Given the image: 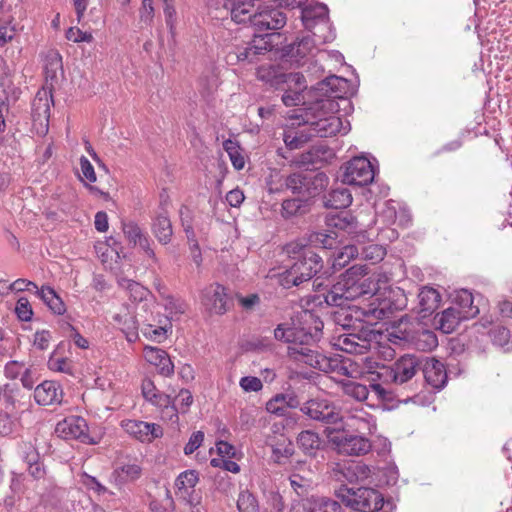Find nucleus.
<instances>
[{"label":"nucleus","mask_w":512,"mask_h":512,"mask_svg":"<svg viewBox=\"0 0 512 512\" xmlns=\"http://www.w3.org/2000/svg\"><path fill=\"white\" fill-rule=\"evenodd\" d=\"M323 321L312 311H301L292 326L279 324L274 330L276 340L288 344L290 359L302 362L325 373L351 376L350 371L337 358L328 357L313 348L322 336Z\"/></svg>","instance_id":"1"},{"label":"nucleus","mask_w":512,"mask_h":512,"mask_svg":"<svg viewBox=\"0 0 512 512\" xmlns=\"http://www.w3.org/2000/svg\"><path fill=\"white\" fill-rule=\"evenodd\" d=\"M421 367V357L413 354H405L386 368L385 377L399 389L409 390L403 401L407 402L416 395V389L410 383Z\"/></svg>","instance_id":"2"},{"label":"nucleus","mask_w":512,"mask_h":512,"mask_svg":"<svg viewBox=\"0 0 512 512\" xmlns=\"http://www.w3.org/2000/svg\"><path fill=\"white\" fill-rule=\"evenodd\" d=\"M368 319L364 318L356 326H352L350 331L339 335L335 345L349 354H366L378 337V332L372 328Z\"/></svg>","instance_id":"3"},{"label":"nucleus","mask_w":512,"mask_h":512,"mask_svg":"<svg viewBox=\"0 0 512 512\" xmlns=\"http://www.w3.org/2000/svg\"><path fill=\"white\" fill-rule=\"evenodd\" d=\"M322 268V257L314 250H307L304 258H297L291 267L281 274L280 284L284 288L300 286L310 281Z\"/></svg>","instance_id":"4"},{"label":"nucleus","mask_w":512,"mask_h":512,"mask_svg":"<svg viewBox=\"0 0 512 512\" xmlns=\"http://www.w3.org/2000/svg\"><path fill=\"white\" fill-rule=\"evenodd\" d=\"M336 495L342 503L357 512H379L384 506L382 494L369 487L353 489L342 486Z\"/></svg>","instance_id":"5"},{"label":"nucleus","mask_w":512,"mask_h":512,"mask_svg":"<svg viewBox=\"0 0 512 512\" xmlns=\"http://www.w3.org/2000/svg\"><path fill=\"white\" fill-rule=\"evenodd\" d=\"M328 178L322 173L314 172H298L292 173L284 180L281 187H285L293 194L300 198H305L310 202V199L319 195L327 186ZM282 188H276V191H281Z\"/></svg>","instance_id":"6"},{"label":"nucleus","mask_w":512,"mask_h":512,"mask_svg":"<svg viewBox=\"0 0 512 512\" xmlns=\"http://www.w3.org/2000/svg\"><path fill=\"white\" fill-rule=\"evenodd\" d=\"M301 20L306 30L317 37L320 43L331 42L335 38L329 20V9L324 3H316L302 9Z\"/></svg>","instance_id":"7"},{"label":"nucleus","mask_w":512,"mask_h":512,"mask_svg":"<svg viewBox=\"0 0 512 512\" xmlns=\"http://www.w3.org/2000/svg\"><path fill=\"white\" fill-rule=\"evenodd\" d=\"M371 304L368 309L360 308L358 306H345L336 308L331 313L332 321L341 326L344 330L350 331L352 326H356L364 318H372L374 320L384 319L386 317L387 306L374 307Z\"/></svg>","instance_id":"8"},{"label":"nucleus","mask_w":512,"mask_h":512,"mask_svg":"<svg viewBox=\"0 0 512 512\" xmlns=\"http://www.w3.org/2000/svg\"><path fill=\"white\" fill-rule=\"evenodd\" d=\"M388 340L395 345H412L422 351H430L438 345L434 332L426 329H402L401 324L388 334Z\"/></svg>","instance_id":"9"},{"label":"nucleus","mask_w":512,"mask_h":512,"mask_svg":"<svg viewBox=\"0 0 512 512\" xmlns=\"http://www.w3.org/2000/svg\"><path fill=\"white\" fill-rule=\"evenodd\" d=\"M300 411L309 419L325 425H336L343 422L340 409L326 398H314L306 401Z\"/></svg>","instance_id":"10"},{"label":"nucleus","mask_w":512,"mask_h":512,"mask_svg":"<svg viewBox=\"0 0 512 512\" xmlns=\"http://www.w3.org/2000/svg\"><path fill=\"white\" fill-rule=\"evenodd\" d=\"M329 441L334 444L340 453L350 456L365 455L371 450V442L367 435H343L336 432V429H326Z\"/></svg>","instance_id":"11"},{"label":"nucleus","mask_w":512,"mask_h":512,"mask_svg":"<svg viewBox=\"0 0 512 512\" xmlns=\"http://www.w3.org/2000/svg\"><path fill=\"white\" fill-rule=\"evenodd\" d=\"M134 323L141 325V332L146 338L156 342L165 340L167 332L172 328L168 317L154 315L151 310L147 314L137 311Z\"/></svg>","instance_id":"12"},{"label":"nucleus","mask_w":512,"mask_h":512,"mask_svg":"<svg viewBox=\"0 0 512 512\" xmlns=\"http://www.w3.org/2000/svg\"><path fill=\"white\" fill-rule=\"evenodd\" d=\"M375 171L371 162L365 157H354L346 163L341 176L343 184L366 186L374 180Z\"/></svg>","instance_id":"13"},{"label":"nucleus","mask_w":512,"mask_h":512,"mask_svg":"<svg viewBox=\"0 0 512 512\" xmlns=\"http://www.w3.org/2000/svg\"><path fill=\"white\" fill-rule=\"evenodd\" d=\"M56 433L64 439H75L79 440L84 444H96L94 440L88 434V425L84 418L80 416H70L60 421L56 425Z\"/></svg>","instance_id":"14"},{"label":"nucleus","mask_w":512,"mask_h":512,"mask_svg":"<svg viewBox=\"0 0 512 512\" xmlns=\"http://www.w3.org/2000/svg\"><path fill=\"white\" fill-rule=\"evenodd\" d=\"M202 303L210 313L217 315L225 314L231 306L227 289L219 283H213L203 290Z\"/></svg>","instance_id":"15"},{"label":"nucleus","mask_w":512,"mask_h":512,"mask_svg":"<svg viewBox=\"0 0 512 512\" xmlns=\"http://www.w3.org/2000/svg\"><path fill=\"white\" fill-rule=\"evenodd\" d=\"M286 20V15L279 8L265 6L256 11L252 18V26L258 33H269L284 27Z\"/></svg>","instance_id":"16"},{"label":"nucleus","mask_w":512,"mask_h":512,"mask_svg":"<svg viewBox=\"0 0 512 512\" xmlns=\"http://www.w3.org/2000/svg\"><path fill=\"white\" fill-rule=\"evenodd\" d=\"M345 426L356 431L358 434L371 435L377 429L375 417L362 407L352 408L343 417Z\"/></svg>","instance_id":"17"},{"label":"nucleus","mask_w":512,"mask_h":512,"mask_svg":"<svg viewBox=\"0 0 512 512\" xmlns=\"http://www.w3.org/2000/svg\"><path fill=\"white\" fill-rule=\"evenodd\" d=\"M420 370L425 381L433 389L441 390L447 383L448 375L445 365L434 357H421Z\"/></svg>","instance_id":"18"},{"label":"nucleus","mask_w":512,"mask_h":512,"mask_svg":"<svg viewBox=\"0 0 512 512\" xmlns=\"http://www.w3.org/2000/svg\"><path fill=\"white\" fill-rule=\"evenodd\" d=\"M122 230L129 244L133 247L138 246L154 262L157 261L155 252L152 248V240L147 232H145L136 222H123Z\"/></svg>","instance_id":"19"},{"label":"nucleus","mask_w":512,"mask_h":512,"mask_svg":"<svg viewBox=\"0 0 512 512\" xmlns=\"http://www.w3.org/2000/svg\"><path fill=\"white\" fill-rule=\"evenodd\" d=\"M121 427L129 435L141 442H152L163 434V430L160 425L140 420H123L121 422Z\"/></svg>","instance_id":"20"},{"label":"nucleus","mask_w":512,"mask_h":512,"mask_svg":"<svg viewBox=\"0 0 512 512\" xmlns=\"http://www.w3.org/2000/svg\"><path fill=\"white\" fill-rule=\"evenodd\" d=\"M307 123L310 126V132L322 138L335 136L341 131H344V133L348 131L347 127L343 125L342 119L334 114L310 122L307 120Z\"/></svg>","instance_id":"21"},{"label":"nucleus","mask_w":512,"mask_h":512,"mask_svg":"<svg viewBox=\"0 0 512 512\" xmlns=\"http://www.w3.org/2000/svg\"><path fill=\"white\" fill-rule=\"evenodd\" d=\"M143 397L151 404L163 409V417L172 419L176 416L175 407H171V396L158 391L153 381L145 379L142 382Z\"/></svg>","instance_id":"22"},{"label":"nucleus","mask_w":512,"mask_h":512,"mask_svg":"<svg viewBox=\"0 0 512 512\" xmlns=\"http://www.w3.org/2000/svg\"><path fill=\"white\" fill-rule=\"evenodd\" d=\"M118 285L128 293L132 301L140 303L137 311L146 314L150 312L151 308L154 306V302L148 298L149 291L144 286L127 278H119Z\"/></svg>","instance_id":"23"},{"label":"nucleus","mask_w":512,"mask_h":512,"mask_svg":"<svg viewBox=\"0 0 512 512\" xmlns=\"http://www.w3.org/2000/svg\"><path fill=\"white\" fill-rule=\"evenodd\" d=\"M52 105L53 97L51 90L44 88L39 90L32 103V117L34 123H39L41 126H44L45 131L48 130Z\"/></svg>","instance_id":"24"},{"label":"nucleus","mask_w":512,"mask_h":512,"mask_svg":"<svg viewBox=\"0 0 512 512\" xmlns=\"http://www.w3.org/2000/svg\"><path fill=\"white\" fill-rule=\"evenodd\" d=\"M363 274H367V267L364 265H354L340 276L341 285L344 287L345 297L348 301L362 297L358 276Z\"/></svg>","instance_id":"25"},{"label":"nucleus","mask_w":512,"mask_h":512,"mask_svg":"<svg viewBox=\"0 0 512 512\" xmlns=\"http://www.w3.org/2000/svg\"><path fill=\"white\" fill-rule=\"evenodd\" d=\"M318 44H321L317 37L305 35L288 45L285 48L286 55L300 62L309 55H314L318 51Z\"/></svg>","instance_id":"26"},{"label":"nucleus","mask_w":512,"mask_h":512,"mask_svg":"<svg viewBox=\"0 0 512 512\" xmlns=\"http://www.w3.org/2000/svg\"><path fill=\"white\" fill-rule=\"evenodd\" d=\"M63 398L61 385L55 381H43L34 390V399L39 405L60 404Z\"/></svg>","instance_id":"27"},{"label":"nucleus","mask_w":512,"mask_h":512,"mask_svg":"<svg viewBox=\"0 0 512 512\" xmlns=\"http://www.w3.org/2000/svg\"><path fill=\"white\" fill-rule=\"evenodd\" d=\"M226 5V14L236 23H247L252 25V18L256 13L254 4L250 1L219 0Z\"/></svg>","instance_id":"28"},{"label":"nucleus","mask_w":512,"mask_h":512,"mask_svg":"<svg viewBox=\"0 0 512 512\" xmlns=\"http://www.w3.org/2000/svg\"><path fill=\"white\" fill-rule=\"evenodd\" d=\"M145 359L158 368L159 374L169 377L174 374V364L168 353L157 347H146L144 350Z\"/></svg>","instance_id":"29"},{"label":"nucleus","mask_w":512,"mask_h":512,"mask_svg":"<svg viewBox=\"0 0 512 512\" xmlns=\"http://www.w3.org/2000/svg\"><path fill=\"white\" fill-rule=\"evenodd\" d=\"M462 320H466L458 308L449 307L434 317V326L445 334L452 333Z\"/></svg>","instance_id":"30"},{"label":"nucleus","mask_w":512,"mask_h":512,"mask_svg":"<svg viewBox=\"0 0 512 512\" xmlns=\"http://www.w3.org/2000/svg\"><path fill=\"white\" fill-rule=\"evenodd\" d=\"M151 230L159 243L163 245L170 243L173 235V228L167 211L162 209V211L157 214V216L152 220Z\"/></svg>","instance_id":"31"},{"label":"nucleus","mask_w":512,"mask_h":512,"mask_svg":"<svg viewBox=\"0 0 512 512\" xmlns=\"http://www.w3.org/2000/svg\"><path fill=\"white\" fill-rule=\"evenodd\" d=\"M285 77L286 82H294L298 88L286 91L282 96V101L287 107L296 106L302 101L301 92L306 88L304 76L299 73H289Z\"/></svg>","instance_id":"32"},{"label":"nucleus","mask_w":512,"mask_h":512,"mask_svg":"<svg viewBox=\"0 0 512 512\" xmlns=\"http://www.w3.org/2000/svg\"><path fill=\"white\" fill-rule=\"evenodd\" d=\"M454 302V307L460 310L465 319L473 318L479 314V307L474 304L473 294L466 289L457 292Z\"/></svg>","instance_id":"33"},{"label":"nucleus","mask_w":512,"mask_h":512,"mask_svg":"<svg viewBox=\"0 0 512 512\" xmlns=\"http://www.w3.org/2000/svg\"><path fill=\"white\" fill-rule=\"evenodd\" d=\"M310 209V202L305 198H292L286 199L281 205V216L284 219L301 216L307 213Z\"/></svg>","instance_id":"34"},{"label":"nucleus","mask_w":512,"mask_h":512,"mask_svg":"<svg viewBox=\"0 0 512 512\" xmlns=\"http://www.w3.org/2000/svg\"><path fill=\"white\" fill-rule=\"evenodd\" d=\"M37 296L54 314L63 315L66 312V306L63 300L50 286H42L40 290L37 291Z\"/></svg>","instance_id":"35"},{"label":"nucleus","mask_w":512,"mask_h":512,"mask_svg":"<svg viewBox=\"0 0 512 512\" xmlns=\"http://www.w3.org/2000/svg\"><path fill=\"white\" fill-rule=\"evenodd\" d=\"M357 242L362 244L359 247V251L361 257L364 260H369L372 263H377L381 261L386 255V249L379 244L370 243L368 245H364V240L366 238V232L360 233L357 236Z\"/></svg>","instance_id":"36"},{"label":"nucleus","mask_w":512,"mask_h":512,"mask_svg":"<svg viewBox=\"0 0 512 512\" xmlns=\"http://www.w3.org/2000/svg\"><path fill=\"white\" fill-rule=\"evenodd\" d=\"M352 203V195L347 188H336L324 197V205L332 209H344Z\"/></svg>","instance_id":"37"},{"label":"nucleus","mask_w":512,"mask_h":512,"mask_svg":"<svg viewBox=\"0 0 512 512\" xmlns=\"http://www.w3.org/2000/svg\"><path fill=\"white\" fill-rule=\"evenodd\" d=\"M303 512H341V505L330 498H312L303 504Z\"/></svg>","instance_id":"38"},{"label":"nucleus","mask_w":512,"mask_h":512,"mask_svg":"<svg viewBox=\"0 0 512 512\" xmlns=\"http://www.w3.org/2000/svg\"><path fill=\"white\" fill-rule=\"evenodd\" d=\"M418 298L423 313H432L438 308L441 301L440 293L431 287H423L418 294Z\"/></svg>","instance_id":"39"},{"label":"nucleus","mask_w":512,"mask_h":512,"mask_svg":"<svg viewBox=\"0 0 512 512\" xmlns=\"http://www.w3.org/2000/svg\"><path fill=\"white\" fill-rule=\"evenodd\" d=\"M297 444L306 455L314 456L321 446V439L316 432L305 430L299 433Z\"/></svg>","instance_id":"40"},{"label":"nucleus","mask_w":512,"mask_h":512,"mask_svg":"<svg viewBox=\"0 0 512 512\" xmlns=\"http://www.w3.org/2000/svg\"><path fill=\"white\" fill-rule=\"evenodd\" d=\"M164 309L168 313L165 317H168L170 322L174 319H178L187 310V303L181 298L167 295L164 297L163 303Z\"/></svg>","instance_id":"41"},{"label":"nucleus","mask_w":512,"mask_h":512,"mask_svg":"<svg viewBox=\"0 0 512 512\" xmlns=\"http://www.w3.org/2000/svg\"><path fill=\"white\" fill-rule=\"evenodd\" d=\"M23 395L21 390L16 385H5L3 388V401L5 408L8 411H14L17 408H20L22 403L21 399Z\"/></svg>","instance_id":"42"},{"label":"nucleus","mask_w":512,"mask_h":512,"mask_svg":"<svg viewBox=\"0 0 512 512\" xmlns=\"http://www.w3.org/2000/svg\"><path fill=\"white\" fill-rule=\"evenodd\" d=\"M340 279L337 283H335L330 290L324 295V301L329 306H334L336 308L345 307L346 302V293L344 287L341 285Z\"/></svg>","instance_id":"43"},{"label":"nucleus","mask_w":512,"mask_h":512,"mask_svg":"<svg viewBox=\"0 0 512 512\" xmlns=\"http://www.w3.org/2000/svg\"><path fill=\"white\" fill-rule=\"evenodd\" d=\"M192 403L193 396L191 392L187 389H181L178 395L174 398V400L171 399L170 406L176 408V416H173V418L169 420L176 423L178 421V413H186Z\"/></svg>","instance_id":"44"},{"label":"nucleus","mask_w":512,"mask_h":512,"mask_svg":"<svg viewBox=\"0 0 512 512\" xmlns=\"http://www.w3.org/2000/svg\"><path fill=\"white\" fill-rule=\"evenodd\" d=\"M343 391L347 396L354 398L357 401H366L370 395L369 386L347 380L343 382Z\"/></svg>","instance_id":"45"},{"label":"nucleus","mask_w":512,"mask_h":512,"mask_svg":"<svg viewBox=\"0 0 512 512\" xmlns=\"http://www.w3.org/2000/svg\"><path fill=\"white\" fill-rule=\"evenodd\" d=\"M311 247H319L323 249H334L337 246V236L335 233L327 234L323 232L311 233L308 237Z\"/></svg>","instance_id":"46"},{"label":"nucleus","mask_w":512,"mask_h":512,"mask_svg":"<svg viewBox=\"0 0 512 512\" xmlns=\"http://www.w3.org/2000/svg\"><path fill=\"white\" fill-rule=\"evenodd\" d=\"M360 254L359 246L357 245H346L334 254V268L345 267L352 259L356 258Z\"/></svg>","instance_id":"47"},{"label":"nucleus","mask_w":512,"mask_h":512,"mask_svg":"<svg viewBox=\"0 0 512 512\" xmlns=\"http://www.w3.org/2000/svg\"><path fill=\"white\" fill-rule=\"evenodd\" d=\"M273 36V33H258L255 31L253 40L249 44V46L253 48V55H260L265 51H270L273 48Z\"/></svg>","instance_id":"48"},{"label":"nucleus","mask_w":512,"mask_h":512,"mask_svg":"<svg viewBox=\"0 0 512 512\" xmlns=\"http://www.w3.org/2000/svg\"><path fill=\"white\" fill-rule=\"evenodd\" d=\"M223 148L227 152L233 167L236 170H241L245 166V159L241 153V148L237 142L228 139L223 143Z\"/></svg>","instance_id":"49"},{"label":"nucleus","mask_w":512,"mask_h":512,"mask_svg":"<svg viewBox=\"0 0 512 512\" xmlns=\"http://www.w3.org/2000/svg\"><path fill=\"white\" fill-rule=\"evenodd\" d=\"M47 365L51 371L66 373L69 375L73 374L72 361L66 357H58L56 351H54L49 357Z\"/></svg>","instance_id":"50"},{"label":"nucleus","mask_w":512,"mask_h":512,"mask_svg":"<svg viewBox=\"0 0 512 512\" xmlns=\"http://www.w3.org/2000/svg\"><path fill=\"white\" fill-rule=\"evenodd\" d=\"M329 226H332L339 230H348L351 231L356 227V220L355 218L347 213L342 212L338 215H335L329 219Z\"/></svg>","instance_id":"51"},{"label":"nucleus","mask_w":512,"mask_h":512,"mask_svg":"<svg viewBox=\"0 0 512 512\" xmlns=\"http://www.w3.org/2000/svg\"><path fill=\"white\" fill-rule=\"evenodd\" d=\"M114 474L117 475L121 483L133 481L140 477L141 467L137 464H126L115 469Z\"/></svg>","instance_id":"52"},{"label":"nucleus","mask_w":512,"mask_h":512,"mask_svg":"<svg viewBox=\"0 0 512 512\" xmlns=\"http://www.w3.org/2000/svg\"><path fill=\"white\" fill-rule=\"evenodd\" d=\"M362 470V466L359 464L354 465H343L339 466L338 469L334 471V475L339 481L346 480L350 483H353L358 480V472Z\"/></svg>","instance_id":"53"},{"label":"nucleus","mask_w":512,"mask_h":512,"mask_svg":"<svg viewBox=\"0 0 512 512\" xmlns=\"http://www.w3.org/2000/svg\"><path fill=\"white\" fill-rule=\"evenodd\" d=\"M198 481V474L195 470H186L180 473L179 476L176 478L175 486L179 490H187L189 488H194Z\"/></svg>","instance_id":"54"},{"label":"nucleus","mask_w":512,"mask_h":512,"mask_svg":"<svg viewBox=\"0 0 512 512\" xmlns=\"http://www.w3.org/2000/svg\"><path fill=\"white\" fill-rule=\"evenodd\" d=\"M237 508L239 512H258V503L250 492L243 491L238 496Z\"/></svg>","instance_id":"55"},{"label":"nucleus","mask_w":512,"mask_h":512,"mask_svg":"<svg viewBox=\"0 0 512 512\" xmlns=\"http://www.w3.org/2000/svg\"><path fill=\"white\" fill-rule=\"evenodd\" d=\"M257 55H253V48L249 45L245 48L239 49L236 52L229 53L227 55V62L230 64H235L239 62H253Z\"/></svg>","instance_id":"56"},{"label":"nucleus","mask_w":512,"mask_h":512,"mask_svg":"<svg viewBox=\"0 0 512 512\" xmlns=\"http://www.w3.org/2000/svg\"><path fill=\"white\" fill-rule=\"evenodd\" d=\"M489 334H490V337H491L493 343L500 347H503L506 344H508L510 337H511L510 330L507 329L506 327H503L500 325L494 326L490 330Z\"/></svg>","instance_id":"57"},{"label":"nucleus","mask_w":512,"mask_h":512,"mask_svg":"<svg viewBox=\"0 0 512 512\" xmlns=\"http://www.w3.org/2000/svg\"><path fill=\"white\" fill-rule=\"evenodd\" d=\"M62 69V57L58 52H50L46 58L45 71L47 77H55L58 70Z\"/></svg>","instance_id":"58"},{"label":"nucleus","mask_w":512,"mask_h":512,"mask_svg":"<svg viewBox=\"0 0 512 512\" xmlns=\"http://www.w3.org/2000/svg\"><path fill=\"white\" fill-rule=\"evenodd\" d=\"M307 250H313L311 245L308 242V239H301L295 242H291L286 246L287 253L293 258H304V253Z\"/></svg>","instance_id":"59"},{"label":"nucleus","mask_w":512,"mask_h":512,"mask_svg":"<svg viewBox=\"0 0 512 512\" xmlns=\"http://www.w3.org/2000/svg\"><path fill=\"white\" fill-rule=\"evenodd\" d=\"M15 313L21 321L27 322L32 319L33 310L27 298L21 297L18 299L15 306Z\"/></svg>","instance_id":"60"},{"label":"nucleus","mask_w":512,"mask_h":512,"mask_svg":"<svg viewBox=\"0 0 512 512\" xmlns=\"http://www.w3.org/2000/svg\"><path fill=\"white\" fill-rule=\"evenodd\" d=\"M284 398L282 395L276 394L273 398H271L266 403V410L268 413L276 415L278 417H284L287 415L286 410L284 408L283 402H281Z\"/></svg>","instance_id":"61"},{"label":"nucleus","mask_w":512,"mask_h":512,"mask_svg":"<svg viewBox=\"0 0 512 512\" xmlns=\"http://www.w3.org/2000/svg\"><path fill=\"white\" fill-rule=\"evenodd\" d=\"M173 3L174 0H163L165 22L171 33H173L176 24V10Z\"/></svg>","instance_id":"62"},{"label":"nucleus","mask_w":512,"mask_h":512,"mask_svg":"<svg viewBox=\"0 0 512 512\" xmlns=\"http://www.w3.org/2000/svg\"><path fill=\"white\" fill-rule=\"evenodd\" d=\"M15 421L7 411H0V437L9 436L14 432Z\"/></svg>","instance_id":"63"},{"label":"nucleus","mask_w":512,"mask_h":512,"mask_svg":"<svg viewBox=\"0 0 512 512\" xmlns=\"http://www.w3.org/2000/svg\"><path fill=\"white\" fill-rule=\"evenodd\" d=\"M81 482L86 488L93 490L99 495L108 491L107 488L102 485L94 476H91L86 472L81 474Z\"/></svg>","instance_id":"64"}]
</instances>
